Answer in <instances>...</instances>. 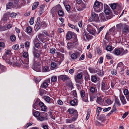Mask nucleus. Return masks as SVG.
Masks as SVG:
<instances>
[{
    "label": "nucleus",
    "instance_id": "f257e3e1",
    "mask_svg": "<svg viewBox=\"0 0 129 129\" xmlns=\"http://www.w3.org/2000/svg\"><path fill=\"white\" fill-rule=\"evenodd\" d=\"M41 52V50L35 48L33 51L34 57L31 60L32 62L33 63L32 68L34 70L37 72H39L41 70L40 66V63L37 62V58H39L40 57V53Z\"/></svg>",
    "mask_w": 129,
    "mask_h": 129
},
{
    "label": "nucleus",
    "instance_id": "f03ea898",
    "mask_svg": "<svg viewBox=\"0 0 129 129\" xmlns=\"http://www.w3.org/2000/svg\"><path fill=\"white\" fill-rule=\"evenodd\" d=\"M11 50L9 49L5 50V54L2 56V58L9 64H13L14 59L11 57Z\"/></svg>",
    "mask_w": 129,
    "mask_h": 129
},
{
    "label": "nucleus",
    "instance_id": "7ed1b4c3",
    "mask_svg": "<svg viewBox=\"0 0 129 129\" xmlns=\"http://www.w3.org/2000/svg\"><path fill=\"white\" fill-rule=\"evenodd\" d=\"M110 86L107 79L104 78L101 84V90L107 95L109 94V91Z\"/></svg>",
    "mask_w": 129,
    "mask_h": 129
},
{
    "label": "nucleus",
    "instance_id": "20e7f679",
    "mask_svg": "<svg viewBox=\"0 0 129 129\" xmlns=\"http://www.w3.org/2000/svg\"><path fill=\"white\" fill-rule=\"evenodd\" d=\"M103 4L101 2H95L93 5V8L95 12H99L103 9Z\"/></svg>",
    "mask_w": 129,
    "mask_h": 129
},
{
    "label": "nucleus",
    "instance_id": "39448f33",
    "mask_svg": "<svg viewBox=\"0 0 129 129\" xmlns=\"http://www.w3.org/2000/svg\"><path fill=\"white\" fill-rule=\"evenodd\" d=\"M113 16L110 15L109 16H107L104 13H102L100 14L99 17L102 22H104L107 20L112 18Z\"/></svg>",
    "mask_w": 129,
    "mask_h": 129
},
{
    "label": "nucleus",
    "instance_id": "423d86ee",
    "mask_svg": "<svg viewBox=\"0 0 129 129\" xmlns=\"http://www.w3.org/2000/svg\"><path fill=\"white\" fill-rule=\"evenodd\" d=\"M78 43L77 39H74L72 42L68 43L67 48L68 50H71L75 46L77 45Z\"/></svg>",
    "mask_w": 129,
    "mask_h": 129
},
{
    "label": "nucleus",
    "instance_id": "0eeeda50",
    "mask_svg": "<svg viewBox=\"0 0 129 129\" xmlns=\"http://www.w3.org/2000/svg\"><path fill=\"white\" fill-rule=\"evenodd\" d=\"M90 21H95L96 22H99V19L98 14H96L93 12L91 13V17L90 18Z\"/></svg>",
    "mask_w": 129,
    "mask_h": 129
},
{
    "label": "nucleus",
    "instance_id": "6e6552de",
    "mask_svg": "<svg viewBox=\"0 0 129 129\" xmlns=\"http://www.w3.org/2000/svg\"><path fill=\"white\" fill-rule=\"evenodd\" d=\"M116 69L119 72H121L123 71L126 69V67L122 62H120L117 64Z\"/></svg>",
    "mask_w": 129,
    "mask_h": 129
},
{
    "label": "nucleus",
    "instance_id": "1a4fd4ad",
    "mask_svg": "<svg viewBox=\"0 0 129 129\" xmlns=\"http://www.w3.org/2000/svg\"><path fill=\"white\" fill-rule=\"evenodd\" d=\"M61 8L60 5H58L55 7L53 8V9H55L58 10V15L60 16H62L63 15L64 13L62 10H61Z\"/></svg>",
    "mask_w": 129,
    "mask_h": 129
},
{
    "label": "nucleus",
    "instance_id": "9d476101",
    "mask_svg": "<svg viewBox=\"0 0 129 129\" xmlns=\"http://www.w3.org/2000/svg\"><path fill=\"white\" fill-rule=\"evenodd\" d=\"M104 11L106 15L109 16L110 15H111L110 14V10L109 7L107 5L105 4L104 8Z\"/></svg>",
    "mask_w": 129,
    "mask_h": 129
},
{
    "label": "nucleus",
    "instance_id": "9b49d317",
    "mask_svg": "<svg viewBox=\"0 0 129 129\" xmlns=\"http://www.w3.org/2000/svg\"><path fill=\"white\" fill-rule=\"evenodd\" d=\"M87 30L88 32L92 35L97 34V31L90 26H88L87 28Z\"/></svg>",
    "mask_w": 129,
    "mask_h": 129
},
{
    "label": "nucleus",
    "instance_id": "f8f14e48",
    "mask_svg": "<svg viewBox=\"0 0 129 129\" xmlns=\"http://www.w3.org/2000/svg\"><path fill=\"white\" fill-rule=\"evenodd\" d=\"M80 55V54L79 52L76 51L74 53L72 54L71 55V57L72 60H75Z\"/></svg>",
    "mask_w": 129,
    "mask_h": 129
},
{
    "label": "nucleus",
    "instance_id": "ddd939ff",
    "mask_svg": "<svg viewBox=\"0 0 129 129\" xmlns=\"http://www.w3.org/2000/svg\"><path fill=\"white\" fill-rule=\"evenodd\" d=\"M39 42V41L37 37L35 38L33 41V42L35 47L38 49L41 48Z\"/></svg>",
    "mask_w": 129,
    "mask_h": 129
},
{
    "label": "nucleus",
    "instance_id": "4468645a",
    "mask_svg": "<svg viewBox=\"0 0 129 129\" xmlns=\"http://www.w3.org/2000/svg\"><path fill=\"white\" fill-rule=\"evenodd\" d=\"M119 96L120 100L122 104L124 105L127 102L125 98L122 94L120 93Z\"/></svg>",
    "mask_w": 129,
    "mask_h": 129
},
{
    "label": "nucleus",
    "instance_id": "2eb2a0df",
    "mask_svg": "<svg viewBox=\"0 0 129 129\" xmlns=\"http://www.w3.org/2000/svg\"><path fill=\"white\" fill-rule=\"evenodd\" d=\"M58 79H59L63 81H66L69 79V77L65 75H61L58 77Z\"/></svg>",
    "mask_w": 129,
    "mask_h": 129
},
{
    "label": "nucleus",
    "instance_id": "dca6fc26",
    "mask_svg": "<svg viewBox=\"0 0 129 129\" xmlns=\"http://www.w3.org/2000/svg\"><path fill=\"white\" fill-rule=\"evenodd\" d=\"M115 26L111 28L110 29L109 31L108 32L106 35L107 36L108 35L112 34L115 31Z\"/></svg>",
    "mask_w": 129,
    "mask_h": 129
},
{
    "label": "nucleus",
    "instance_id": "f3484780",
    "mask_svg": "<svg viewBox=\"0 0 129 129\" xmlns=\"http://www.w3.org/2000/svg\"><path fill=\"white\" fill-rule=\"evenodd\" d=\"M113 53L116 55H119L121 54V48L119 49L117 48L115 49L113 51Z\"/></svg>",
    "mask_w": 129,
    "mask_h": 129
},
{
    "label": "nucleus",
    "instance_id": "a211bd4d",
    "mask_svg": "<svg viewBox=\"0 0 129 129\" xmlns=\"http://www.w3.org/2000/svg\"><path fill=\"white\" fill-rule=\"evenodd\" d=\"M72 33L70 31L68 32L66 35V37L67 39L68 40H70L72 37Z\"/></svg>",
    "mask_w": 129,
    "mask_h": 129
},
{
    "label": "nucleus",
    "instance_id": "6ab92c4d",
    "mask_svg": "<svg viewBox=\"0 0 129 129\" xmlns=\"http://www.w3.org/2000/svg\"><path fill=\"white\" fill-rule=\"evenodd\" d=\"M90 92L92 93H97L98 91L97 89L93 86H91L90 87Z\"/></svg>",
    "mask_w": 129,
    "mask_h": 129
},
{
    "label": "nucleus",
    "instance_id": "aec40b11",
    "mask_svg": "<svg viewBox=\"0 0 129 129\" xmlns=\"http://www.w3.org/2000/svg\"><path fill=\"white\" fill-rule=\"evenodd\" d=\"M82 37H83L84 39L85 40H89L90 38V35L85 32L82 34Z\"/></svg>",
    "mask_w": 129,
    "mask_h": 129
},
{
    "label": "nucleus",
    "instance_id": "412c9836",
    "mask_svg": "<svg viewBox=\"0 0 129 129\" xmlns=\"http://www.w3.org/2000/svg\"><path fill=\"white\" fill-rule=\"evenodd\" d=\"M12 6L13 8H15L16 9L19 8L20 7L18 5V0H15L14 1V3L13 4Z\"/></svg>",
    "mask_w": 129,
    "mask_h": 129
},
{
    "label": "nucleus",
    "instance_id": "4be33fe9",
    "mask_svg": "<svg viewBox=\"0 0 129 129\" xmlns=\"http://www.w3.org/2000/svg\"><path fill=\"white\" fill-rule=\"evenodd\" d=\"M114 98L115 103L114 104H115L116 105L119 106L121 104L119 100L118 99V98L115 96Z\"/></svg>",
    "mask_w": 129,
    "mask_h": 129
},
{
    "label": "nucleus",
    "instance_id": "5701e85b",
    "mask_svg": "<svg viewBox=\"0 0 129 129\" xmlns=\"http://www.w3.org/2000/svg\"><path fill=\"white\" fill-rule=\"evenodd\" d=\"M76 118L75 117H73L71 118L67 119L66 120V123H71L75 121Z\"/></svg>",
    "mask_w": 129,
    "mask_h": 129
},
{
    "label": "nucleus",
    "instance_id": "b1692460",
    "mask_svg": "<svg viewBox=\"0 0 129 129\" xmlns=\"http://www.w3.org/2000/svg\"><path fill=\"white\" fill-rule=\"evenodd\" d=\"M38 100H37L35 102V103L33 105V107L36 110L39 109V107L38 105Z\"/></svg>",
    "mask_w": 129,
    "mask_h": 129
},
{
    "label": "nucleus",
    "instance_id": "393cba45",
    "mask_svg": "<svg viewBox=\"0 0 129 129\" xmlns=\"http://www.w3.org/2000/svg\"><path fill=\"white\" fill-rule=\"evenodd\" d=\"M6 67L0 64V73H1L6 71Z\"/></svg>",
    "mask_w": 129,
    "mask_h": 129
},
{
    "label": "nucleus",
    "instance_id": "a878e982",
    "mask_svg": "<svg viewBox=\"0 0 129 129\" xmlns=\"http://www.w3.org/2000/svg\"><path fill=\"white\" fill-rule=\"evenodd\" d=\"M129 30V27L128 26L125 25L122 30L123 33H128Z\"/></svg>",
    "mask_w": 129,
    "mask_h": 129
},
{
    "label": "nucleus",
    "instance_id": "bb28decb",
    "mask_svg": "<svg viewBox=\"0 0 129 129\" xmlns=\"http://www.w3.org/2000/svg\"><path fill=\"white\" fill-rule=\"evenodd\" d=\"M41 27L40 22H38V21H37L35 26V28H36L35 29V31H37Z\"/></svg>",
    "mask_w": 129,
    "mask_h": 129
},
{
    "label": "nucleus",
    "instance_id": "cd10ccee",
    "mask_svg": "<svg viewBox=\"0 0 129 129\" xmlns=\"http://www.w3.org/2000/svg\"><path fill=\"white\" fill-rule=\"evenodd\" d=\"M66 2V1H63V3L65 6V8L66 10L68 11L70 10L71 7L69 5H67Z\"/></svg>",
    "mask_w": 129,
    "mask_h": 129
},
{
    "label": "nucleus",
    "instance_id": "c85d7f7f",
    "mask_svg": "<svg viewBox=\"0 0 129 129\" xmlns=\"http://www.w3.org/2000/svg\"><path fill=\"white\" fill-rule=\"evenodd\" d=\"M23 57L25 58L26 60V63H27L28 61V53L27 52H24L23 54Z\"/></svg>",
    "mask_w": 129,
    "mask_h": 129
},
{
    "label": "nucleus",
    "instance_id": "c756f323",
    "mask_svg": "<svg viewBox=\"0 0 129 129\" xmlns=\"http://www.w3.org/2000/svg\"><path fill=\"white\" fill-rule=\"evenodd\" d=\"M13 3L11 2H9L8 4H7L6 5V9H11L13 7Z\"/></svg>",
    "mask_w": 129,
    "mask_h": 129
},
{
    "label": "nucleus",
    "instance_id": "7c9ffc66",
    "mask_svg": "<svg viewBox=\"0 0 129 129\" xmlns=\"http://www.w3.org/2000/svg\"><path fill=\"white\" fill-rule=\"evenodd\" d=\"M97 80L96 77L94 75H92L91 76V80L92 82H95Z\"/></svg>",
    "mask_w": 129,
    "mask_h": 129
},
{
    "label": "nucleus",
    "instance_id": "2f4dec72",
    "mask_svg": "<svg viewBox=\"0 0 129 129\" xmlns=\"http://www.w3.org/2000/svg\"><path fill=\"white\" fill-rule=\"evenodd\" d=\"M39 4V3L38 2H36L34 3L32 7V10H35L36 8L38 6V5Z\"/></svg>",
    "mask_w": 129,
    "mask_h": 129
},
{
    "label": "nucleus",
    "instance_id": "473e14b6",
    "mask_svg": "<svg viewBox=\"0 0 129 129\" xmlns=\"http://www.w3.org/2000/svg\"><path fill=\"white\" fill-rule=\"evenodd\" d=\"M86 5L83 3L82 2L81 4V7L78 9V10L79 11H81L84 9L86 7Z\"/></svg>",
    "mask_w": 129,
    "mask_h": 129
},
{
    "label": "nucleus",
    "instance_id": "72a5a7b5",
    "mask_svg": "<svg viewBox=\"0 0 129 129\" xmlns=\"http://www.w3.org/2000/svg\"><path fill=\"white\" fill-rule=\"evenodd\" d=\"M48 86V84L46 82H44L42 84L41 87L42 88H45L47 87Z\"/></svg>",
    "mask_w": 129,
    "mask_h": 129
},
{
    "label": "nucleus",
    "instance_id": "f704fd0d",
    "mask_svg": "<svg viewBox=\"0 0 129 129\" xmlns=\"http://www.w3.org/2000/svg\"><path fill=\"white\" fill-rule=\"evenodd\" d=\"M89 70L90 72L91 73H95L97 72L96 70L93 68H89Z\"/></svg>",
    "mask_w": 129,
    "mask_h": 129
},
{
    "label": "nucleus",
    "instance_id": "c9c22d12",
    "mask_svg": "<svg viewBox=\"0 0 129 129\" xmlns=\"http://www.w3.org/2000/svg\"><path fill=\"white\" fill-rule=\"evenodd\" d=\"M47 24L44 21H43L40 24V26L41 27H47Z\"/></svg>",
    "mask_w": 129,
    "mask_h": 129
},
{
    "label": "nucleus",
    "instance_id": "e433bc0d",
    "mask_svg": "<svg viewBox=\"0 0 129 129\" xmlns=\"http://www.w3.org/2000/svg\"><path fill=\"white\" fill-rule=\"evenodd\" d=\"M121 55L125 54L127 52V50L126 49L125 50L122 48H121Z\"/></svg>",
    "mask_w": 129,
    "mask_h": 129
},
{
    "label": "nucleus",
    "instance_id": "4c0bfd02",
    "mask_svg": "<svg viewBox=\"0 0 129 129\" xmlns=\"http://www.w3.org/2000/svg\"><path fill=\"white\" fill-rule=\"evenodd\" d=\"M49 71V69L48 67L47 66L44 67L42 70V71L43 72H46Z\"/></svg>",
    "mask_w": 129,
    "mask_h": 129
},
{
    "label": "nucleus",
    "instance_id": "58836bf2",
    "mask_svg": "<svg viewBox=\"0 0 129 129\" xmlns=\"http://www.w3.org/2000/svg\"><path fill=\"white\" fill-rule=\"evenodd\" d=\"M51 81L52 82H56L57 81V78L56 76H53L51 77Z\"/></svg>",
    "mask_w": 129,
    "mask_h": 129
},
{
    "label": "nucleus",
    "instance_id": "ea45409f",
    "mask_svg": "<svg viewBox=\"0 0 129 129\" xmlns=\"http://www.w3.org/2000/svg\"><path fill=\"white\" fill-rule=\"evenodd\" d=\"M33 114L34 116L36 117H38L40 115L39 112L38 111H36L35 112H33Z\"/></svg>",
    "mask_w": 129,
    "mask_h": 129
},
{
    "label": "nucleus",
    "instance_id": "a19ab883",
    "mask_svg": "<svg viewBox=\"0 0 129 129\" xmlns=\"http://www.w3.org/2000/svg\"><path fill=\"white\" fill-rule=\"evenodd\" d=\"M45 117L43 116H39L37 118V119L39 121H43L45 120Z\"/></svg>",
    "mask_w": 129,
    "mask_h": 129
},
{
    "label": "nucleus",
    "instance_id": "79ce46f5",
    "mask_svg": "<svg viewBox=\"0 0 129 129\" xmlns=\"http://www.w3.org/2000/svg\"><path fill=\"white\" fill-rule=\"evenodd\" d=\"M14 63L13 64H12L13 65L14 67L15 66H17V67H20L21 66V64H19L18 62H14Z\"/></svg>",
    "mask_w": 129,
    "mask_h": 129
},
{
    "label": "nucleus",
    "instance_id": "37998d69",
    "mask_svg": "<svg viewBox=\"0 0 129 129\" xmlns=\"http://www.w3.org/2000/svg\"><path fill=\"white\" fill-rule=\"evenodd\" d=\"M32 30L30 26H28L26 28V31L28 33H30Z\"/></svg>",
    "mask_w": 129,
    "mask_h": 129
},
{
    "label": "nucleus",
    "instance_id": "c03bdc74",
    "mask_svg": "<svg viewBox=\"0 0 129 129\" xmlns=\"http://www.w3.org/2000/svg\"><path fill=\"white\" fill-rule=\"evenodd\" d=\"M38 36L39 40L42 42L44 43L45 42L44 39L42 37L41 35H39Z\"/></svg>",
    "mask_w": 129,
    "mask_h": 129
},
{
    "label": "nucleus",
    "instance_id": "a18cd8bd",
    "mask_svg": "<svg viewBox=\"0 0 129 129\" xmlns=\"http://www.w3.org/2000/svg\"><path fill=\"white\" fill-rule=\"evenodd\" d=\"M116 3H113L110 5V6L112 9H115L116 7Z\"/></svg>",
    "mask_w": 129,
    "mask_h": 129
},
{
    "label": "nucleus",
    "instance_id": "49530a36",
    "mask_svg": "<svg viewBox=\"0 0 129 129\" xmlns=\"http://www.w3.org/2000/svg\"><path fill=\"white\" fill-rule=\"evenodd\" d=\"M97 74L101 76H102L104 75V71L102 70H100L98 72L97 71Z\"/></svg>",
    "mask_w": 129,
    "mask_h": 129
},
{
    "label": "nucleus",
    "instance_id": "de8ad7c7",
    "mask_svg": "<svg viewBox=\"0 0 129 129\" xmlns=\"http://www.w3.org/2000/svg\"><path fill=\"white\" fill-rule=\"evenodd\" d=\"M102 101V98L101 97L98 98L96 100L97 102L99 104H100Z\"/></svg>",
    "mask_w": 129,
    "mask_h": 129
},
{
    "label": "nucleus",
    "instance_id": "09e8293b",
    "mask_svg": "<svg viewBox=\"0 0 129 129\" xmlns=\"http://www.w3.org/2000/svg\"><path fill=\"white\" fill-rule=\"evenodd\" d=\"M44 98L46 101L48 103H49L50 100V98L49 97L47 96H45L44 97Z\"/></svg>",
    "mask_w": 129,
    "mask_h": 129
},
{
    "label": "nucleus",
    "instance_id": "8fccbe9b",
    "mask_svg": "<svg viewBox=\"0 0 129 129\" xmlns=\"http://www.w3.org/2000/svg\"><path fill=\"white\" fill-rule=\"evenodd\" d=\"M106 49L107 51H111L113 49L111 46H108L106 48Z\"/></svg>",
    "mask_w": 129,
    "mask_h": 129
},
{
    "label": "nucleus",
    "instance_id": "3c124183",
    "mask_svg": "<svg viewBox=\"0 0 129 129\" xmlns=\"http://www.w3.org/2000/svg\"><path fill=\"white\" fill-rule=\"evenodd\" d=\"M90 113V110H88L87 114V116L86 118V120H88L89 118Z\"/></svg>",
    "mask_w": 129,
    "mask_h": 129
},
{
    "label": "nucleus",
    "instance_id": "603ef678",
    "mask_svg": "<svg viewBox=\"0 0 129 129\" xmlns=\"http://www.w3.org/2000/svg\"><path fill=\"white\" fill-rule=\"evenodd\" d=\"M10 39L12 41H14L16 40V37L14 35H11L10 37Z\"/></svg>",
    "mask_w": 129,
    "mask_h": 129
},
{
    "label": "nucleus",
    "instance_id": "864d4df0",
    "mask_svg": "<svg viewBox=\"0 0 129 129\" xmlns=\"http://www.w3.org/2000/svg\"><path fill=\"white\" fill-rule=\"evenodd\" d=\"M80 93L81 96L83 98L84 97L85 95V92L84 90H82L80 91Z\"/></svg>",
    "mask_w": 129,
    "mask_h": 129
},
{
    "label": "nucleus",
    "instance_id": "5fc2aeb1",
    "mask_svg": "<svg viewBox=\"0 0 129 129\" xmlns=\"http://www.w3.org/2000/svg\"><path fill=\"white\" fill-rule=\"evenodd\" d=\"M111 73L113 75H115L117 74V71L116 69H113L111 71Z\"/></svg>",
    "mask_w": 129,
    "mask_h": 129
},
{
    "label": "nucleus",
    "instance_id": "6e6d98bb",
    "mask_svg": "<svg viewBox=\"0 0 129 129\" xmlns=\"http://www.w3.org/2000/svg\"><path fill=\"white\" fill-rule=\"evenodd\" d=\"M123 92L125 96L129 94L128 90L127 89H124L123 91Z\"/></svg>",
    "mask_w": 129,
    "mask_h": 129
},
{
    "label": "nucleus",
    "instance_id": "4d7b16f0",
    "mask_svg": "<svg viewBox=\"0 0 129 129\" xmlns=\"http://www.w3.org/2000/svg\"><path fill=\"white\" fill-rule=\"evenodd\" d=\"M104 27V26H102L100 27L99 29H97V34H99L101 31Z\"/></svg>",
    "mask_w": 129,
    "mask_h": 129
},
{
    "label": "nucleus",
    "instance_id": "13d9d810",
    "mask_svg": "<svg viewBox=\"0 0 129 129\" xmlns=\"http://www.w3.org/2000/svg\"><path fill=\"white\" fill-rule=\"evenodd\" d=\"M19 47V45L17 44H16L15 45L13 46L12 48L15 50H17L18 49Z\"/></svg>",
    "mask_w": 129,
    "mask_h": 129
},
{
    "label": "nucleus",
    "instance_id": "bf43d9fd",
    "mask_svg": "<svg viewBox=\"0 0 129 129\" xmlns=\"http://www.w3.org/2000/svg\"><path fill=\"white\" fill-rule=\"evenodd\" d=\"M56 63L52 62L51 64V66L52 68H54L56 67Z\"/></svg>",
    "mask_w": 129,
    "mask_h": 129
},
{
    "label": "nucleus",
    "instance_id": "052dcab7",
    "mask_svg": "<svg viewBox=\"0 0 129 129\" xmlns=\"http://www.w3.org/2000/svg\"><path fill=\"white\" fill-rule=\"evenodd\" d=\"M7 30V28L5 26H0V31H4Z\"/></svg>",
    "mask_w": 129,
    "mask_h": 129
},
{
    "label": "nucleus",
    "instance_id": "680f3d73",
    "mask_svg": "<svg viewBox=\"0 0 129 129\" xmlns=\"http://www.w3.org/2000/svg\"><path fill=\"white\" fill-rule=\"evenodd\" d=\"M82 75L81 73H79L76 76L77 78L78 79H80L82 78Z\"/></svg>",
    "mask_w": 129,
    "mask_h": 129
},
{
    "label": "nucleus",
    "instance_id": "e2e57ef3",
    "mask_svg": "<svg viewBox=\"0 0 129 129\" xmlns=\"http://www.w3.org/2000/svg\"><path fill=\"white\" fill-rule=\"evenodd\" d=\"M56 49L54 48H50V52L52 54L54 53L55 52Z\"/></svg>",
    "mask_w": 129,
    "mask_h": 129
},
{
    "label": "nucleus",
    "instance_id": "0e129e2a",
    "mask_svg": "<svg viewBox=\"0 0 129 129\" xmlns=\"http://www.w3.org/2000/svg\"><path fill=\"white\" fill-rule=\"evenodd\" d=\"M34 17H31L29 23L31 25H33L34 22Z\"/></svg>",
    "mask_w": 129,
    "mask_h": 129
},
{
    "label": "nucleus",
    "instance_id": "69168bd1",
    "mask_svg": "<svg viewBox=\"0 0 129 129\" xmlns=\"http://www.w3.org/2000/svg\"><path fill=\"white\" fill-rule=\"evenodd\" d=\"M47 108L46 106L45 105L41 107V110L43 111H45L46 110Z\"/></svg>",
    "mask_w": 129,
    "mask_h": 129
},
{
    "label": "nucleus",
    "instance_id": "338daca9",
    "mask_svg": "<svg viewBox=\"0 0 129 129\" xmlns=\"http://www.w3.org/2000/svg\"><path fill=\"white\" fill-rule=\"evenodd\" d=\"M71 105L72 106H74L76 105V103L75 101L73 100H71L70 102Z\"/></svg>",
    "mask_w": 129,
    "mask_h": 129
},
{
    "label": "nucleus",
    "instance_id": "774afa93",
    "mask_svg": "<svg viewBox=\"0 0 129 129\" xmlns=\"http://www.w3.org/2000/svg\"><path fill=\"white\" fill-rule=\"evenodd\" d=\"M67 84L72 89L73 88V83L71 81H69L68 82Z\"/></svg>",
    "mask_w": 129,
    "mask_h": 129
}]
</instances>
